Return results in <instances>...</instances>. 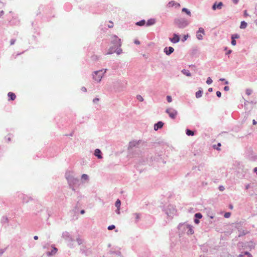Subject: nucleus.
<instances>
[{
	"label": "nucleus",
	"instance_id": "nucleus-1",
	"mask_svg": "<svg viewBox=\"0 0 257 257\" xmlns=\"http://www.w3.org/2000/svg\"><path fill=\"white\" fill-rule=\"evenodd\" d=\"M66 178L68 183L69 187L72 189L73 191L76 192V188L80 184V180L78 178H75L70 173H66L65 174Z\"/></svg>",
	"mask_w": 257,
	"mask_h": 257
},
{
	"label": "nucleus",
	"instance_id": "nucleus-2",
	"mask_svg": "<svg viewBox=\"0 0 257 257\" xmlns=\"http://www.w3.org/2000/svg\"><path fill=\"white\" fill-rule=\"evenodd\" d=\"M193 227L186 223H180L178 225L179 234H186L187 235L194 233Z\"/></svg>",
	"mask_w": 257,
	"mask_h": 257
},
{
	"label": "nucleus",
	"instance_id": "nucleus-3",
	"mask_svg": "<svg viewBox=\"0 0 257 257\" xmlns=\"http://www.w3.org/2000/svg\"><path fill=\"white\" fill-rule=\"evenodd\" d=\"M174 23L177 27L180 29L185 28L189 24L188 21L186 19L183 18L175 19Z\"/></svg>",
	"mask_w": 257,
	"mask_h": 257
},
{
	"label": "nucleus",
	"instance_id": "nucleus-4",
	"mask_svg": "<svg viewBox=\"0 0 257 257\" xmlns=\"http://www.w3.org/2000/svg\"><path fill=\"white\" fill-rule=\"evenodd\" d=\"M179 239L178 242H177L176 244H174V242H172L171 243V246H173V245L174 246L178 245V246H180V247H187L189 243L188 239L186 236H184L183 235H181L180 234H179Z\"/></svg>",
	"mask_w": 257,
	"mask_h": 257
},
{
	"label": "nucleus",
	"instance_id": "nucleus-5",
	"mask_svg": "<svg viewBox=\"0 0 257 257\" xmlns=\"http://www.w3.org/2000/svg\"><path fill=\"white\" fill-rule=\"evenodd\" d=\"M163 211L168 217L172 218L173 215L176 214L177 210L173 205H169L164 208Z\"/></svg>",
	"mask_w": 257,
	"mask_h": 257
},
{
	"label": "nucleus",
	"instance_id": "nucleus-6",
	"mask_svg": "<svg viewBox=\"0 0 257 257\" xmlns=\"http://www.w3.org/2000/svg\"><path fill=\"white\" fill-rule=\"evenodd\" d=\"M107 69H101L94 72L93 74V79L97 82H100L104 74L106 72Z\"/></svg>",
	"mask_w": 257,
	"mask_h": 257
},
{
	"label": "nucleus",
	"instance_id": "nucleus-7",
	"mask_svg": "<svg viewBox=\"0 0 257 257\" xmlns=\"http://www.w3.org/2000/svg\"><path fill=\"white\" fill-rule=\"evenodd\" d=\"M110 43L112 45V46L116 48L120 47L121 46V39L115 35H113L111 37Z\"/></svg>",
	"mask_w": 257,
	"mask_h": 257
},
{
	"label": "nucleus",
	"instance_id": "nucleus-8",
	"mask_svg": "<svg viewBox=\"0 0 257 257\" xmlns=\"http://www.w3.org/2000/svg\"><path fill=\"white\" fill-rule=\"evenodd\" d=\"M62 237L67 242H68V245L71 247V243L74 241V239L73 238L72 235L67 232L65 231L62 233Z\"/></svg>",
	"mask_w": 257,
	"mask_h": 257
},
{
	"label": "nucleus",
	"instance_id": "nucleus-9",
	"mask_svg": "<svg viewBox=\"0 0 257 257\" xmlns=\"http://www.w3.org/2000/svg\"><path fill=\"white\" fill-rule=\"evenodd\" d=\"M17 195L19 199L21 200L23 203H27L30 200L32 199L31 197H29L21 192H17Z\"/></svg>",
	"mask_w": 257,
	"mask_h": 257
},
{
	"label": "nucleus",
	"instance_id": "nucleus-10",
	"mask_svg": "<svg viewBox=\"0 0 257 257\" xmlns=\"http://www.w3.org/2000/svg\"><path fill=\"white\" fill-rule=\"evenodd\" d=\"M165 112L169 115L172 119H175L178 114L177 111L171 107L167 108Z\"/></svg>",
	"mask_w": 257,
	"mask_h": 257
},
{
	"label": "nucleus",
	"instance_id": "nucleus-11",
	"mask_svg": "<svg viewBox=\"0 0 257 257\" xmlns=\"http://www.w3.org/2000/svg\"><path fill=\"white\" fill-rule=\"evenodd\" d=\"M180 40V36L179 34L174 33L173 34V37L170 38L169 40L173 43H177Z\"/></svg>",
	"mask_w": 257,
	"mask_h": 257
},
{
	"label": "nucleus",
	"instance_id": "nucleus-12",
	"mask_svg": "<svg viewBox=\"0 0 257 257\" xmlns=\"http://www.w3.org/2000/svg\"><path fill=\"white\" fill-rule=\"evenodd\" d=\"M223 6V4L222 2H220L219 3H217V2H215L212 6V9L214 11L216 10H221Z\"/></svg>",
	"mask_w": 257,
	"mask_h": 257
},
{
	"label": "nucleus",
	"instance_id": "nucleus-13",
	"mask_svg": "<svg viewBox=\"0 0 257 257\" xmlns=\"http://www.w3.org/2000/svg\"><path fill=\"white\" fill-rule=\"evenodd\" d=\"M51 8V6H47L46 7L43 6H40L38 10L39 11V14L43 12L45 14H47L48 13V11Z\"/></svg>",
	"mask_w": 257,
	"mask_h": 257
},
{
	"label": "nucleus",
	"instance_id": "nucleus-14",
	"mask_svg": "<svg viewBox=\"0 0 257 257\" xmlns=\"http://www.w3.org/2000/svg\"><path fill=\"white\" fill-rule=\"evenodd\" d=\"M203 217L202 214L200 212L196 213L194 214V222L195 224H198L200 223V219Z\"/></svg>",
	"mask_w": 257,
	"mask_h": 257
},
{
	"label": "nucleus",
	"instance_id": "nucleus-15",
	"mask_svg": "<svg viewBox=\"0 0 257 257\" xmlns=\"http://www.w3.org/2000/svg\"><path fill=\"white\" fill-rule=\"evenodd\" d=\"M167 7L168 8H172L174 7L175 8H179L180 7V4L178 3H177L175 1H172L169 2L167 5Z\"/></svg>",
	"mask_w": 257,
	"mask_h": 257
},
{
	"label": "nucleus",
	"instance_id": "nucleus-16",
	"mask_svg": "<svg viewBox=\"0 0 257 257\" xmlns=\"http://www.w3.org/2000/svg\"><path fill=\"white\" fill-rule=\"evenodd\" d=\"M174 51V49L172 47H166L164 49V52L167 55H171Z\"/></svg>",
	"mask_w": 257,
	"mask_h": 257
},
{
	"label": "nucleus",
	"instance_id": "nucleus-17",
	"mask_svg": "<svg viewBox=\"0 0 257 257\" xmlns=\"http://www.w3.org/2000/svg\"><path fill=\"white\" fill-rule=\"evenodd\" d=\"M164 123L161 121H159L157 123H155L154 125V129L155 131H158L162 128L163 126Z\"/></svg>",
	"mask_w": 257,
	"mask_h": 257
},
{
	"label": "nucleus",
	"instance_id": "nucleus-18",
	"mask_svg": "<svg viewBox=\"0 0 257 257\" xmlns=\"http://www.w3.org/2000/svg\"><path fill=\"white\" fill-rule=\"evenodd\" d=\"M52 247V249L51 250V251H48L47 252V255L48 256H52V255L55 254L58 251V249L54 245H53Z\"/></svg>",
	"mask_w": 257,
	"mask_h": 257
},
{
	"label": "nucleus",
	"instance_id": "nucleus-19",
	"mask_svg": "<svg viewBox=\"0 0 257 257\" xmlns=\"http://www.w3.org/2000/svg\"><path fill=\"white\" fill-rule=\"evenodd\" d=\"M94 155H95V156L97 157L98 159L102 158L101 151L99 149H96L95 150Z\"/></svg>",
	"mask_w": 257,
	"mask_h": 257
},
{
	"label": "nucleus",
	"instance_id": "nucleus-20",
	"mask_svg": "<svg viewBox=\"0 0 257 257\" xmlns=\"http://www.w3.org/2000/svg\"><path fill=\"white\" fill-rule=\"evenodd\" d=\"M8 96L9 98V100L13 101L16 98V94L12 92H9L8 94Z\"/></svg>",
	"mask_w": 257,
	"mask_h": 257
},
{
	"label": "nucleus",
	"instance_id": "nucleus-21",
	"mask_svg": "<svg viewBox=\"0 0 257 257\" xmlns=\"http://www.w3.org/2000/svg\"><path fill=\"white\" fill-rule=\"evenodd\" d=\"M156 23V20L155 19H150L148 20H147V22H146V26H150L152 25H153Z\"/></svg>",
	"mask_w": 257,
	"mask_h": 257
},
{
	"label": "nucleus",
	"instance_id": "nucleus-22",
	"mask_svg": "<svg viewBox=\"0 0 257 257\" xmlns=\"http://www.w3.org/2000/svg\"><path fill=\"white\" fill-rule=\"evenodd\" d=\"M195 131L191 130L189 128L186 130V134L188 136H193L195 135Z\"/></svg>",
	"mask_w": 257,
	"mask_h": 257
},
{
	"label": "nucleus",
	"instance_id": "nucleus-23",
	"mask_svg": "<svg viewBox=\"0 0 257 257\" xmlns=\"http://www.w3.org/2000/svg\"><path fill=\"white\" fill-rule=\"evenodd\" d=\"M116 49V48L113 46L110 47L106 54L110 55L115 53Z\"/></svg>",
	"mask_w": 257,
	"mask_h": 257
},
{
	"label": "nucleus",
	"instance_id": "nucleus-24",
	"mask_svg": "<svg viewBox=\"0 0 257 257\" xmlns=\"http://www.w3.org/2000/svg\"><path fill=\"white\" fill-rule=\"evenodd\" d=\"M9 222V219L8 217L6 216H4L2 217L1 219V223L3 224V225H4L5 224H7Z\"/></svg>",
	"mask_w": 257,
	"mask_h": 257
},
{
	"label": "nucleus",
	"instance_id": "nucleus-25",
	"mask_svg": "<svg viewBox=\"0 0 257 257\" xmlns=\"http://www.w3.org/2000/svg\"><path fill=\"white\" fill-rule=\"evenodd\" d=\"M139 143V141L137 142L136 141H133L130 142V144H129V147L130 148L135 147L137 146V145H138Z\"/></svg>",
	"mask_w": 257,
	"mask_h": 257
},
{
	"label": "nucleus",
	"instance_id": "nucleus-26",
	"mask_svg": "<svg viewBox=\"0 0 257 257\" xmlns=\"http://www.w3.org/2000/svg\"><path fill=\"white\" fill-rule=\"evenodd\" d=\"M71 8H72V6L69 3L65 4L64 6V10L67 12L69 11L71 9Z\"/></svg>",
	"mask_w": 257,
	"mask_h": 257
},
{
	"label": "nucleus",
	"instance_id": "nucleus-27",
	"mask_svg": "<svg viewBox=\"0 0 257 257\" xmlns=\"http://www.w3.org/2000/svg\"><path fill=\"white\" fill-rule=\"evenodd\" d=\"M182 12L186 13V15H187L189 17L191 16V13L190 11L186 8H182Z\"/></svg>",
	"mask_w": 257,
	"mask_h": 257
},
{
	"label": "nucleus",
	"instance_id": "nucleus-28",
	"mask_svg": "<svg viewBox=\"0 0 257 257\" xmlns=\"http://www.w3.org/2000/svg\"><path fill=\"white\" fill-rule=\"evenodd\" d=\"M181 72L183 74L187 76H191V74L188 70L185 69H182L181 71Z\"/></svg>",
	"mask_w": 257,
	"mask_h": 257
},
{
	"label": "nucleus",
	"instance_id": "nucleus-29",
	"mask_svg": "<svg viewBox=\"0 0 257 257\" xmlns=\"http://www.w3.org/2000/svg\"><path fill=\"white\" fill-rule=\"evenodd\" d=\"M202 94H203V90L202 89L199 90L198 91H197L196 92L195 96L197 98H200L202 96Z\"/></svg>",
	"mask_w": 257,
	"mask_h": 257
},
{
	"label": "nucleus",
	"instance_id": "nucleus-30",
	"mask_svg": "<svg viewBox=\"0 0 257 257\" xmlns=\"http://www.w3.org/2000/svg\"><path fill=\"white\" fill-rule=\"evenodd\" d=\"M146 24V21L145 20H142L136 23V25L139 26H143Z\"/></svg>",
	"mask_w": 257,
	"mask_h": 257
},
{
	"label": "nucleus",
	"instance_id": "nucleus-31",
	"mask_svg": "<svg viewBox=\"0 0 257 257\" xmlns=\"http://www.w3.org/2000/svg\"><path fill=\"white\" fill-rule=\"evenodd\" d=\"M247 24L244 21H241L239 28L241 29H245L247 27Z\"/></svg>",
	"mask_w": 257,
	"mask_h": 257
},
{
	"label": "nucleus",
	"instance_id": "nucleus-32",
	"mask_svg": "<svg viewBox=\"0 0 257 257\" xmlns=\"http://www.w3.org/2000/svg\"><path fill=\"white\" fill-rule=\"evenodd\" d=\"M13 20L10 21V23L13 25H17L19 23V20L17 18L13 17Z\"/></svg>",
	"mask_w": 257,
	"mask_h": 257
},
{
	"label": "nucleus",
	"instance_id": "nucleus-33",
	"mask_svg": "<svg viewBox=\"0 0 257 257\" xmlns=\"http://www.w3.org/2000/svg\"><path fill=\"white\" fill-rule=\"evenodd\" d=\"M121 205V201L119 199H117L115 203V206L116 208H120Z\"/></svg>",
	"mask_w": 257,
	"mask_h": 257
},
{
	"label": "nucleus",
	"instance_id": "nucleus-34",
	"mask_svg": "<svg viewBox=\"0 0 257 257\" xmlns=\"http://www.w3.org/2000/svg\"><path fill=\"white\" fill-rule=\"evenodd\" d=\"M240 36L238 34H234L231 35V39H236L239 38Z\"/></svg>",
	"mask_w": 257,
	"mask_h": 257
},
{
	"label": "nucleus",
	"instance_id": "nucleus-35",
	"mask_svg": "<svg viewBox=\"0 0 257 257\" xmlns=\"http://www.w3.org/2000/svg\"><path fill=\"white\" fill-rule=\"evenodd\" d=\"M221 143H218L217 145H214L213 146V148L214 149L219 151V150H220L219 147L221 146Z\"/></svg>",
	"mask_w": 257,
	"mask_h": 257
},
{
	"label": "nucleus",
	"instance_id": "nucleus-36",
	"mask_svg": "<svg viewBox=\"0 0 257 257\" xmlns=\"http://www.w3.org/2000/svg\"><path fill=\"white\" fill-rule=\"evenodd\" d=\"M110 254H115L118 256H120L121 254V252L119 251H112V250L110 251Z\"/></svg>",
	"mask_w": 257,
	"mask_h": 257
},
{
	"label": "nucleus",
	"instance_id": "nucleus-37",
	"mask_svg": "<svg viewBox=\"0 0 257 257\" xmlns=\"http://www.w3.org/2000/svg\"><path fill=\"white\" fill-rule=\"evenodd\" d=\"M196 33H197V34L201 33V34H203V35H205L204 29L203 28L200 27L199 28L198 30L196 32Z\"/></svg>",
	"mask_w": 257,
	"mask_h": 257
},
{
	"label": "nucleus",
	"instance_id": "nucleus-38",
	"mask_svg": "<svg viewBox=\"0 0 257 257\" xmlns=\"http://www.w3.org/2000/svg\"><path fill=\"white\" fill-rule=\"evenodd\" d=\"M115 52L116 53L117 55H119L122 52V50L120 47L117 48Z\"/></svg>",
	"mask_w": 257,
	"mask_h": 257
},
{
	"label": "nucleus",
	"instance_id": "nucleus-39",
	"mask_svg": "<svg viewBox=\"0 0 257 257\" xmlns=\"http://www.w3.org/2000/svg\"><path fill=\"white\" fill-rule=\"evenodd\" d=\"M88 179L89 176L87 174H84L81 176V179L82 180H88Z\"/></svg>",
	"mask_w": 257,
	"mask_h": 257
},
{
	"label": "nucleus",
	"instance_id": "nucleus-40",
	"mask_svg": "<svg viewBox=\"0 0 257 257\" xmlns=\"http://www.w3.org/2000/svg\"><path fill=\"white\" fill-rule=\"evenodd\" d=\"M134 215H135L136 216V222H137L139 221V219H140V214L139 213H135L134 214Z\"/></svg>",
	"mask_w": 257,
	"mask_h": 257
},
{
	"label": "nucleus",
	"instance_id": "nucleus-41",
	"mask_svg": "<svg viewBox=\"0 0 257 257\" xmlns=\"http://www.w3.org/2000/svg\"><path fill=\"white\" fill-rule=\"evenodd\" d=\"M196 38L199 40H201L203 39V36L200 34H197L196 33Z\"/></svg>",
	"mask_w": 257,
	"mask_h": 257
},
{
	"label": "nucleus",
	"instance_id": "nucleus-42",
	"mask_svg": "<svg viewBox=\"0 0 257 257\" xmlns=\"http://www.w3.org/2000/svg\"><path fill=\"white\" fill-rule=\"evenodd\" d=\"M231 215V213L229 212H226L224 214V217L226 218H229Z\"/></svg>",
	"mask_w": 257,
	"mask_h": 257
},
{
	"label": "nucleus",
	"instance_id": "nucleus-43",
	"mask_svg": "<svg viewBox=\"0 0 257 257\" xmlns=\"http://www.w3.org/2000/svg\"><path fill=\"white\" fill-rule=\"evenodd\" d=\"M137 99L139 101H141V102H142L144 100V98H143V97L140 95H138L137 96Z\"/></svg>",
	"mask_w": 257,
	"mask_h": 257
},
{
	"label": "nucleus",
	"instance_id": "nucleus-44",
	"mask_svg": "<svg viewBox=\"0 0 257 257\" xmlns=\"http://www.w3.org/2000/svg\"><path fill=\"white\" fill-rule=\"evenodd\" d=\"M212 80L210 77H208L206 80V83L207 84H210L212 83Z\"/></svg>",
	"mask_w": 257,
	"mask_h": 257
},
{
	"label": "nucleus",
	"instance_id": "nucleus-45",
	"mask_svg": "<svg viewBox=\"0 0 257 257\" xmlns=\"http://www.w3.org/2000/svg\"><path fill=\"white\" fill-rule=\"evenodd\" d=\"M252 90L250 89H247L245 91V93L247 95H250L252 93Z\"/></svg>",
	"mask_w": 257,
	"mask_h": 257
},
{
	"label": "nucleus",
	"instance_id": "nucleus-46",
	"mask_svg": "<svg viewBox=\"0 0 257 257\" xmlns=\"http://www.w3.org/2000/svg\"><path fill=\"white\" fill-rule=\"evenodd\" d=\"M115 228V226L114 225H113V224L109 225L107 227V229L109 230H111L114 229Z\"/></svg>",
	"mask_w": 257,
	"mask_h": 257
},
{
	"label": "nucleus",
	"instance_id": "nucleus-47",
	"mask_svg": "<svg viewBox=\"0 0 257 257\" xmlns=\"http://www.w3.org/2000/svg\"><path fill=\"white\" fill-rule=\"evenodd\" d=\"M166 99L168 102H171L172 101V97L170 95H167L166 97Z\"/></svg>",
	"mask_w": 257,
	"mask_h": 257
},
{
	"label": "nucleus",
	"instance_id": "nucleus-48",
	"mask_svg": "<svg viewBox=\"0 0 257 257\" xmlns=\"http://www.w3.org/2000/svg\"><path fill=\"white\" fill-rule=\"evenodd\" d=\"M76 241H77V243H78V244L79 245L81 244L82 243V242H83V240H82V239H81V238H77L76 239Z\"/></svg>",
	"mask_w": 257,
	"mask_h": 257
},
{
	"label": "nucleus",
	"instance_id": "nucleus-49",
	"mask_svg": "<svg viewBox=\"0 0 257 257\" xmlns=\"http://www.w3.org/2000/svg\"><path fill=\"white\" fill-rule=\"evenodd\" d=\"M188 36V35H185L182 39V41L185 42V41H186Z\"/></svg>",
	"mask_w": 257,
	"mask_h": 257
},
{
	"label": "nucleus",
	"instance_id": "nucleus-50",
	"mask_svg": "<svg viewBox=\"0 0 257 257\" xmlns=\"http://www.w3.org/2000/svg\"><path fill=\"white\" fill-rule=\"evenodd\" d=\"M218 189L220 191H223L225 190V187L223 185H220L218 187Z\"/></svg>",
	"mask_w": 257,
	"mask_h": 257
},
{
	"label": "nucleus",
	"instance_id": "nucleus-51",
	"mask_svg": "<svg viewBox=\"0 0 257 257\" xmlns=\"http://www.w3.org/2000/svg\"><path fill=\"white\" fill-rule=\"evenodd\" d=\"M244 255H246L248 257H252V255L248 251H244Z\"/></svg>",
	"mask_w": 257,
	"mask_h": 257
},
{
	"label": "nucleus",
	"instance_id": "nucleus-52",
	"mask_svg": "<svg viewBox=\"0 0 257 257\" xmlns=\"http://www.w3.org/2000/svg\"><path fill=\"white\" fill-rule=\"evenodd\" d=\"M231 44L233 46H235L236 44V42L235 39H231Z\"/></svg>",
	"mask_w": 257,
	"mask_h": 257
},
{
	"label": "nucleus",
	"instance_id": "nucleus-53",
	"mask_svg": "<svg viewBox=\"0 0 257 257\" xmlns=\"http://www.w3.org/2000/svg\"><path fill=\"white\" fill-rule=\"evenodd\" d=\"M16 41V40L15 39H12L10 40V45H13L15 43Z\"/></svg>",
	"mask_w": 257,
	"mask_h": 257
},
{
	"label": "nucleus",
	"instance_id": "nucleus-54",
	"mask_svg": "<svg viewBox=\"0 0 257 257\" xmlns=\"http://www.w3.org/2000/svg\"><path fill=\"white\" fill-rule=\"evenodd\" d=\"M216 96L219 98L221 96V93L219 91H217L216 92Z\"/></svg>",
	"mask_w": 257,
	"mask_h": 257
},
{
	"label": "nucleus",
	"instance_id": "nucleus-55",
	"mask_svg": "<svg viewBox=\"0 0 257 257\" xmlns=\"http://www.w3.org/2000/svg\"><path fill=\"white\" fill-rule=\"evenodd\" d=\"M6 248L0 249V255H2L6 251Z\"/></svg>",
	"mask_w": 257,
	"mask_h": 257
},
{
	"label": "nucleus",
	"instance_id": "nucleus-56",
	"mask_svg": "<svg viewBox=\"0 0 257 257\" xmlns=\"http://www.w3.org/2000/svg\"><path fill=\"white\" fill-rule=\"evenodd\" d=\"M223 90L225 91H227L229 90V87L228 86H225L223 88Z\"/></svg>",
	"mask_w": 257,
	"mask_h": 257
},
{
	"label": "nucleus",
	"instance_id": "nucleus-57",
	"mask_svg": "<svg viewBox=\"0 0 257 257\" xmlns=\"http://www.w3.org/2000/svg\"><path fill=\"white\" fill-rule=\"evenodd\" d=\"M99 98H95L93 99V103H97V101H99Z\"/></svg>",
	"mask_w": 257,
	"mask_h": 257
},
{
	"label": "nucleus",
	"instance_id": "nucleus-58",
	"mask_svg": "<svg viewBox=\"0 0 257 257\" xmlns=\"http://www.w3.org/2000/svg\"><path fill=\"white\" fill-rule=\"evenodd\" d=\"M109 22H110V24L108 25V27L109 28H111L113 27V23L112 22L110 21Z\"/></svg>",
	"mask_w": 257,
	"mask_h": 257
},
{
	"label": "nucleus",
	"instance_id": "nucleus-59",
	"mask_svg": "<svg viewBox=\"0 0 257 257\" xmlns=\"http://www.w3.org/2000/svg\"><path fill=\"white\" fill-rule=\"evenodd\" d=\"M232 2L235 5H237L239 2V0H232Z\"/></svg>",
	"mask_w": 257,
	"mask_h": 257
},
{
	"label": "nucleus",
	"instance_id": "nucleus-60",
	"mask_svg": "<svg viewBox=\"0 0 257 257\" xmlns=\"http://www.w3.org/2000/svg\"><path fill=\"white\" fill-rule=\"evenodd\" d=\"M115 212L118 214H120V208H116Z\"/></svg>",
	"mask_w": 257,
	"mask_h": 257
},
{
	"label": "nucleus",
	"instance_id": "nucleus-61",
	"mask_svg": "<svg viewBox=\"0 0 257 257\" xmlns=\"http://www.w3.org/2000/svg\"><path fill=\"white\" fill-rule=\"evenodd\" d=\"M5 140L8 142H9L11 140V138L10 137H5Z\"/></svg>",
	"mask_w": 257,
	"mask_h": 257
},
{
	"label": "nucleus",
	"instance_id": "nucleus-62",
	"mask_svg": "<svg viewBox=\"0 0 257 257\" xmlns=\"http://www.w3.org/2000/svg\"><path fill=\"white\" fill-rule=\"evenodd\" d=\"M134 43H135V44H137V45H139L140 44V42L138 40H135L134 41Z\"/></svg>",
	"mask_w": 257,
	"mask_h": 257
},
{
	"label": "nucleus",
	"instance_id": "nucleus-63",
	"mask_svg": "<svg viewBox=\"0 0 257 257\" xmlns=\"http://www.w3.org/2000/svg\"><path fill=\"white\" fill-rule=\"evenodd\" d=\"M231 53H232V50H229L227 51V52L225 54L228 55L229 54H231Z\"/></svg>",
	"mask_w": 257,
	"mask_h": 257
},
{
	"label": "nucleus",
	"instance_id": "nucleus-64",
	"mask_svg": "<svg viewBox=\"0 0 257 257\" xmlns=\"http://www.w3.org/2000/svg\"><path fill=\"white\" fill-rule=\"evenodd\" d=\"M253 172H254L255 173H256V174L257 175V167H255V168L253 169Z\"/></svg>",
	"mask_w": 257,
	"mask_h": 257
}]
</instances>
